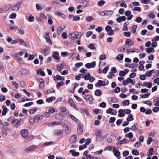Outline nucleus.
Listing matches in <instances>:
<instances>
[{
  "mask_svg": "<svg viewBox=\"0 0 159 159\" xmlns=\"http://www.w3.org/2000/svg\"><path fill=\"white\" fill-rule=\"evenodd\" d=\"M129 83L131 84L132 85H134L135 84V80H132L130 78L128 77L126 79L123 80V84L124 86L127 85Z\"/></svg>",
  "mask_w": 159,
  "mask_h": 159,
  "instance_id": "1",
  "label": "nucleus"
},
{
  "mask_svg": "<svg viewBox=\"0 0 159 159\" xmlns=\"http://www.w3.org/2000/svg\"><path fill=\"white\" fill-rule=\"evenodd\" d=\"M105 30L109 35L111 36L113 35L114 31L111 29V26L109 25L105 27Z\"/></svg>",
  "mask_w": 159,
  "mask_h": 159,
  "instance_id": "2",
  "label": "nucleus"
},
{
  "mask_svg": "<svg viewBox=\"0 0 159 159\" xmlns=\"http://www.w3.org/2000/svg\"><path fill=\"white\" fill-rule=\"evenodd\" d=\"M20 2H18V3H16V4L14 5L12 7L11 9L12 11L15 12H16L18 11L19 10L20 8V5L21 4V3H20Z\"/></svg>",
  "mask_w": 159,
  "mask_h": 159,
  "instance_id": "3",
  "label": "nucleus"
},
{
  "mask_svg": "<svg viewBox=\"0 0 159 159\" xmlns=\"http://www.w3.org/2000/svg\"><path fill=\"white\" fill-rule=\"evenodd\" d=\"M80 33L78 32L71 33L70 34V37L72 39H77L78 38V36L80 35Z\"/></svg>",
  "mask_w": 159,
  "mask_h": 159,
  "instance_id": "4",
  "label": "nucleus"
},
{
  "mask_svg": "<svg viewBox=\"0 0 159 159\" xmlns=\"http://www.w3.org/2000/svg\"><path fill=\"white\" fill-rule=\"evenodd\" d=\"M68 102L70 105L74 109L78 110V109L77 107L74 103V102L72 100L71 98H69L68 99Z\"/></svg>",
  "mask_w": 159,
  "mask_h": 159,
  "instance_id": "5",
  "label": "nucleus"
},
{
  "mask_svg": "<svg viewBox=\"0 0 159 159\" xmlns=\"http://www.w3.org/2000/svg\"><path fill=\"white\" fill-rule=\"evenodd\" d=\"M106 112L107 114H110L111 115H115L117 114V112L116 110H115L114 109H113L111 108H109L106 111Z\"/></svg>",
  "mask_w": 159,
  "mask_h": 159,
  "instance_id": "6",
  "label": "nucleus"
},
{
  "mask_svg": "<svg viewBox=\"0 0 159 159\" xmlns=\"http://www.w3.org/2000/svg\"><path fill=\"white\" fill-rule=\"evenodd\" d=\"M21 134L24 138L26 139L28 136V131L26 129H23L21 131Z\"/></svg>",
  "mask_w": 159,
  "mask_h": 159,
  "instance_id": "7",
  "label": "nucleus"
},
{
  "mask_svg": "<svg viewBox=\"0 0 159 159\" xmlns=\"http://www.w3.org/2000/svg\"><path fill=\"white\" fill-rule=\"evenodd\" d=\"M105 82L103 81L99 80L98 82L95 84V86L96 87L104 86L105 85Z\"/></svg>",
  "mask_w": 159,
  "mask_h": 159,
  "instance_id": "8",
  "label": "nucleus"
},
{
  "mask_svg": "<svg viewBox=\"0 0 159 159\" xmlns=\"http://www.w3.org/2000/svg\"><path fill=\"white\" fill-rule=\"evenodd\" d=\"M36 148L37 146H31L27 148L25 150V151L27 152H30L34 150Z\"/></svg>",
  "mask_w": 159,
  "mask_h": 159,
  "instance_id": "9",
  "label": "nucleus"
},
{
  "mask_svg": "<svg viewBox=\"0 0 159 159\" xmlns=\"http://www.w3.org/2000/svg\"><path fill=\"white\" fill-rule=\"evenodd\" d=\"M96 65V63L95 62H92L91 63H88L85 65V67L88 69L90 68H91L94 67Z\"/></svg>",
  "mask_w": 159,
  "mask_h": 159,
  "instance_id": "10",
  "label": "nucleus"
},
{
  "mask_svg": "<svg viewBox=\"0 0 159 159\" xmlns=\"http://www.w3.org/2000/svg\"><path fill=\"white\" fill-rule=\"evenodd\" d=\"M95 134L96 137L98 139L100 138L102 136V131L100 129H96Z\"/></svg>",
  "mask_w": 159,
  "mask_h": 159,
  "instance_id": "11",
  "label": "nucleus"
},
{
  "mask_svg": "<svg viewBox=\"0 0 159 159\" xmlns=\"http://www.w3.org/2000/svg\"><path fill=\"white\" fill-rule=\"evenodd\" d=\"M83 98L84 99L88 100L91 103L93 102V98L90 95H84Z\"/></svg>",
  "mask_w": 159,
  "mask_h": 159,
  "instance_id": "12",
  "label": "nucleus"
},
{
  "mask_svg": "<svg viewBox=\"0 0 159 159\" xmlns=\"http://www.w3.org/2000/svg\"><path fill=\"white\" fill-rule=\"evenodd\" d=\"M63 131L61 129L56 130L54 132V135L56 136H58L63 134Z\"/></svg>",
  "mask_w": 159,
  "mask_h": 159,
  "instance_id": "13",
  "label": "nucleus"
},
{
  "mask_svg": "<svg viewBox=\"0 0 159 159\" xmlns=\"http://www.w3.org/2000/svg\"><path fill=\"white\" fill-rule=\"evenodd\" d=\"M126 18L124 16H119L116 19V21L118 23H120L122 21H124L126 20Z\"/></svg>",
  "mask_w": 159,
  "mask_h": 159,
  "instance_id": "14",
  "label": "nucleus"
},
{
  "mask_svg": "<svg viewBox=\"0 0 159 159\" xmlns=\"http://www.w3.org/2000/svg\"><path fill=\"white\" fill-rule=\"evenodd\" d=\"M146 52L148 54H151L154 52V49L152 47L147 48L145 49Z\"/></svg>",
  "mask_w": 159,
  "mask_h": 159,
  "instance_id": "15",
  "label": "nucleus"
},
{
  "mask_svg": "<svg viewBox=\"0 0 159 159\" xmlns=\"http://www.w3.org/2000/svg\"><path fill=\"white\" fill-rule=\"evenodd\" d=\"M142 85L144 87H146L148 88H150L152 87V83L149 82H145L143 83Z\"/></svg>",
  "mask_w": 159,
  "mask_h": 159,
  "instance_id": "16",
  "label": "nucleus"
},
{
  "mask_svg": "<svg viewBox=\"0 0 159 159\" xmlns=\"http://www.w3.org/2000/svg\"><path fill=\"white\" fill-rule=\"evenodd\" d=\"M83 126L81 124H79L78 125L77 131L78 133L80 134L83 132Z\"/></svg>",
  "mask_w": 159,
  "mask_h": 159,
  "instance_id": "17",
  "label": "nucleus"
},
{
  "mask_svg": "<svg viewBox=\"0 0 159 159\" xmlns=\"http://www.w3.org/2000/svg\"><path fill=\"white\" fill-rule=\"evenodd\" d=\"M43 118V115L39 116L38 115H36L34 117V119L35 122H38L39 120H42Z\"/></svg>",
  "mask_w": 159,
  "mask_h": 159,
  "instance_id": "18",
  "label": "nucleus"
},
{
  "mask_svg": "<svg viewBox=\"0 0 159 159\" xmlns=\"http://www.w3.org/2000/svg\"><path fill=\"white\" fill-rule=\"evenodd\" d=\"M56 99L55 97L52 96L50 97L47 98L46 99V102L50 103L52 101H54Z\"/></svg>",
  "mask_w": 159,
  "mask_h": 159,
  "instance_id": "19",
  "label": "nucleus"
},
{
  "mask_svg": "<svg viewBox=\"0 0 159 159\" xmlns=\"http://www.w3.org/2000/svg\"><path fill=\"white\" fill-rule=\"evenodd\" d=\"M52 57L57 60V62H58L59 61L60 59L59 58V53L58 52H54Z\"/></svg>",
  "mask_w": 159,
  "mask_h": 159,
  "instance_id": "20",
  "label": "nucleus"
},
{
  "mask_svg": "<svg viewBox=\"0 0 159 159\" xmlns=\"http://www.w3.org/2000/svg\"><path fill=\"white\" fill-rule=\"evenodd\" d=\"M22 124V120L21 119H20L19 120H18L15 124H14V125L15 127L18 128Z\"/></svg>",
  "mask_w": 159,
  "mask_h": 159,
  "instance_id": "21",
  "label": "nucleus"
},
{
  "mask_svg": "<svg viewBox=\"0 0 159 159\" xmlns=\"http://www.w3.org/2000/svg\"><path fill=\"white\" fill-rule=\"evenodd\" d=\"M125 43L128 46H131L134 44V42L130 39H128L126 40Z\"/></svg>",
  "mask_w": 159,
  "mask_h": 159,
  "instance_id": "22",
  "label": "nucleus"
},
{
  "mask_svg": "<svg viewBox=\"0 0 159 159\" xmlns=\"http://www.w3.org/2000/svg\"><path fill=\"white\" fill-rule=\"evenodd\" d=\"M130 129L133 131H135L137 130L138 124L137 123L134 124L130 128Z\"/></svg>",
  "mask_w": 159,
  "mask_h": 159,
  "instance_id": "23",
  "label": "nucleus"
},
{
  "mask_svg": "<svg viewBox=\"0 0 159 159\" xmlns=\"http://www.w3.org/2000/svg\"><path fill=\"white\" fill-rule=\"evenodd\" d=\"M71 130V128L70 126H67L65 130V133L66 134H70Z\"/></svg>",
  "mask_w": 159,
  "mask_h": 159,
  "instance_id": "24",
  "label": "nucleus"
},
{
  "mask_svg": "<svg viewBox=\"0 0 159 159\" xmlns=\"http://www.w3.org/2000/svg\"><path fill=\"white\" fill-rule=\"evenodd\" d=\"M80 2L82 3L83 5V7H86L89 4V3L88 1H86L87 0H79Z\"/></svg>",
  "mask_w": 159,
  "mask_h": 159,
  "instance_id": "25",
  "label": "nucleus"
},
{
  "mask_svg": "<svg viewBox=\"0 0 159 159\" xmlns=\"http://www.w3.org/2000/svg\"><path fill=\"white\" fill-rule=\"evenodd\" d=\"M55 80L56 81V80H60L61 81H63L64 80V78L62 76H61L59 75H57L56 76H54L53 77Z\"/></svg>",
  "mask_w": 159,
  "mask_h": 159,
  "instance_id": "26",
  "label": "nucleus"
},
{
  "mask_svg": "<svg viewBox=\"0 0 159 159\" xmlns=\"http://www.w3.org/2000/svg\"><path fill=\"white\" fill-rule=\"evenodd\" d=\"M119 114L118 116L120 117H123L125 116V115L123 111V110L121 109H120L118 111Z\"/></svg>",
  "mask_w": 159,
  "mask_h": 159,
  "instance_id": "27",
  "label": "nucleus"
},
{
  "mask_svg": "<svg viewBox=\"0 0 159 159\" xmlns=\"http://www.w3.org/2000/svg\"><path fill=\"white\" fill-rule=\"evenodd\" d=\"M113 152L114 153V155L116 157H118L120 155V152H119L118 150L114 148H113Z\"/></svg>",
  "mask_w": 159,
  "mask_h": 159,
  "instance_id": "28",
  "label": "nucleus"
},
{
  "mask_svg": "<svg viewBox=\"0 0 159 159\" xmlns=\"http://www.w3.org/2000/svg\"><path fill=\"white\" fill-rule=\"evenodd\" d=\"M70 152L72 153V155L74 156H77L79 155V153L78 152H75V151L73 150H70Z\"/></svg>",
  "mask_w": 159,
  "mask_h": 159,
  "instance_id": "29",
  "label": "nucleus"
},
{
  "mask_svg": "<svg viewBox=\"0 0 159 159\" xmlns=\"http://www.w3.org/2000/svg\"><path fill=\"white\" fill-rule=\"evenodd\" d=\"M37 73L38 75H40L42 76H44L45 75L44 72L42 71L41 69L38 70L37 71Z\"/></svg>",
  "mask_w": 159,
  "mask_h": 159,
  "instance_id": "30",
  "label": "nucleus"
},
{
  "mask_svg": "<svg viewBox=\"0 0 159 159\" xmlns=\"http://www.w3.org/2000/svg\"><path fill=\"white\" fill-rule=\"evenodd\" d=\"M2 108H3V110L2 114L3 116H4V115H6V113L8 109L5 106H3Z\"/></svg>",
  "mask_w": 159,
  "mask_h": 159,
  "instance_id": "31",
  "label": "nucleus"
},
{
  "mask_svg": "<svg viewBox=\"0 0 159 159\" xmlns=\"http://www.w3.org/2000/svg\"><path fill=\"white\" fill-rule=\"evenodd\" d=\"M114 11L112 10H105V13H106V15L109 16L113 14Z\"/></svg>",
  "mask_w": 159,
  "mask_h": 159,
  "instance_id": "32",
  "label": "nucleus"
},
{
  "mask_svg": "<svg viewBox=\"0 0 159 159\" xmlns=\"http://www.w3.org/2000/svg\"><path fill=\"white\" fill-rule=\"evenodd\" d=\"M154 154V152L153 150V148H149V154H148V156H152Z\"/></svg>",
  "mask_w": 159,
  "mask_h": 159,
  "instance_id": "33",
  "label": "nucleus"
},
{
  "mask_svg": "<svg viewBox=\"0 0 159 159\" xmlns=\"http://www.w3.org/2000/svg\"><path fill=\"white\" fill-rule=\"evenodd\" d=\"M90 77V73L89 72L87 73L85 75L84 77H83L85 80H89Z\"/></svg>",
  "mask_w": 159,
  "mask_h": 159,
  "instance_id": "34",
  "label": "nucleus"
},
{
  "mask_svg": "<svg viewBox=\"0 0 159 159\" xmlns=\"http://www.w3.org/2000/svg\"><path fill=\"white\" fill-rule=\"evenodd\" d=\"M102 94L101 91L99 89L96 90L95 92V94L98 96H101Z\"/></svg>",
  "mask_w": 159,
  "mask_h": 159,
  "instance_id": "35",
  "label": "nucleus"
},
{
  "mask_svg": "<svg viewBox=\"0 0 159 159\" xmlns=\"http://www.w3.org/2000/svg\"><path fill=\"white\" fill-rule=\"evenodd\" d=\"M96 45L93 43H91L89 44L88 46V47L90 49L93 50L95 48V45Z\"/></svg>",
  "mask_w": 159,
  "mask_h": 159,
  "instance_id": "36",
  "label": "nucleus"
},
{
  "mask_svg": "<svg viewBox=\"0 0 159 159\" xmlns=\"http://www.w3.org/2000/svg\"><path fill=\"white\" fill-rule=\"evenodd\" d=\"M48 111L50 114H52L56 112L55 109L53 107H51L48 110Z\"/></svg>",
  "mask_w": 159,
  "mask_h": 159,
  "instance_id": "37",
  "label": "nucleus"
},
{
  "mask_svg": "<svg viewBox=\"0 0 159 159\" xmlns=\"http://www.w3.org/2000/svg\"><path fill=\"white\" fill-rule=\"evenodd\" d=\"M153 103L155 106H159V98H157L154 99Z\"/></svg>",
  "mask_w": 159,
  "mask_h": 159,
  "instance_id": "38",
  "label": "nucleus"
},
{
  "mask_svg": "<svg viewBox=\"0 0 159 159\" xmlns=\"http://www.w3.org/2000/svg\"><path fill=\"white\" fill-rule=\"evenodd\" d=\"M125 136L129 138V139H131L133 138V135L132 132H129L126 134L125 135Z\"/></svg>",
  "mask_w": 159,
  "mask_h": 159,
  "instance_id": "39",
  "label": "nucleus"
},
{
  "mask_svg": "<svg viewBox=\"0 0 159 159\" xmlns=\"http://www.w3.org/2000/svg\"><path fill=\"white\" fill-rule=\"evenodd\" d=\"M116 59L119 61H121L123 59V55L121 54H119L116 57Z\"/></svg>",
  "mask_w": 159,
  "mask_h": 159,
  "instance_id": "40",
  "label": "nucleus"
},
{
  "mask_svg": "<svg viewBox=\"0 0 159 159\" xmlns=\"http://www.w3.org/2000/svg\"><path fill=\"white\" fill-rule=\"evenodd\" d=\"M18 42H20V43L23 45H25V43L24 40L21 38H19L18 39Z\"/></svg>",
  "mask_w": 159,
  "mask_h": 159,
  "instance_id": "41",
  "label": "nucleus"
},
{
  "mask_svg": "<svg viewBox=\"0 0 159 159\" xmlns=\"http://www.w3.org/2000/svg\"><path fill=\"white\" fill-rule=\"evenodd\" d=\"M80 18L78 16H74L73 19V21H78L80 20Z\"/></svg>",
  "mask_w": 159,
  "mask_h": 159,
  "instance_id": "42",
  "label": "nucleus"
},
{
  "mask_svg": "<svg viewBox=\"0 0 159 159\" xmlns=\"http://www.w3.org/2000/svg\"><path fill=\"white\" fill-rule=\"evenodd\" d=\"M129 117L127 119V120L128 122L132 121L133 120V116L131 114H130L129 115Z\"/></svg>",
  "mask_w": 159,
  "mask_h": 159,
  "instance_id": "43",
  "label": "nucleus"
},
{
  "mask_svg": "<svg viewBox=\"0 0 159 159\" xmlns=\"http://www.w3.org/2000/svg\"><path fill=\"white\" fill-rule=\"evenodd\" d=\"M34 18L32 15H30L29 16L28 21L30 22H32L34 20Z\"/></svg>",
  "mask_w": 159,
  "mask_h": 159,
  "instance_id": "44",
  "label": "nucleus"
},
{
  "mask_svg": "<svg viewBox=\"0 0 159 159\" xmlns=\"http://www.w3.org/2000/svg\"><path fill=\"white\" fill-rule=\"evenodd\" d=\"M29 121L30 124L31 125H34V122H35L34 118H30Z\"/></svg>",
  "mask_w": 159,
  "mask_h": 159,
  "instance_id": "45",
  "label": "nucleus"
},
{
  "mask_svg": "<svg viewBox=\"0 0 159 159\" xmlns=\"http://www.w3.org/2000/svg\"><path fill=\"white\" fill-rule=\"evenodd\" d=\"M120 2V6L121 7L125 8L127 7L126 4L123 1H121Z\"/></svg>",
  "mask_w": 159,
  "mask_h": 159,
  "instance_id": "46",
  "label": "nucleus"
},
{
  "mask_svg": "<svg viewBox=\"0 0 159 159\" xmlns=\"http://www.w3.org/2000/svg\"><path fill=\"white\" fill-rule=\"evenodd\" d=\"M105 3V2L104 1L101 0L98 2V5L99 6H102L104 5Z\"/></svg>",
  "mask_w": 159,
  "mask_h": 159,
  "instance_id": "47",
  "label": "nucleus"
},
{
  "mask_svg": "<svg viewBox=\"0 0 159 159\" xmlns=\"http://www.w3.org/2000/svg\"><path fill=\"white\" fill-rule=\"evenodd\" d=\"M150 93H147L146 94L140 95L141 97L142 98H145L149 96Z\"/></svg>",
  "mask_w": 159,
  "mask_h": 159,
  "instance_id": "48",
  "label": "nucleus"
},
{
  "mask_svg": "<svg viewBox=\"0 0 159 159\" xmlns=\"http://www.w3.org/2000/svg\"><path fill=\"white\" fill-rule=\"evenodd\" d=\"M37 110V109L36 108L34 109H31L29 111V112L30 114H33L35 113Z\"/></svg>",
  "mask_w": 159,
  "mask_h": 159,
  "instance_id": "49",
  "label": "nucleus"
},
{
  "mask_svg": "<svg viewBox=\"0 0 159 159\" xmlns=\"http://www.w3.org/2000/svg\"><path fill=\"white\" fill-rule=\"evenodd\" d=\"M63 64L60 65H58L57 67V70L59 71H61V68L63 67Z\"/></svg>",
  "mask_w": 159,
  "mask_h": 159,
  "instance_id": "50",
  "label": "nucleus"
},
{
  "mask_svg": "<svg viewBox=\"0 0 159 159\" xmlns=\"http://www.w3.org/2000/svg\"><path fill=\"white\" fill-rule=\"evenodd\" d=\"M60 110L61 111L63 112H65L67 111V110L66 107L64 106H62L60 109Z\"/></svg>",
  "mask_w": 159,
  "mask_h": 159,
  "instance_id": "51",
  "label": "nucleus"
},
{
  "mask_svg": "<svg viewBox=\"0 0 159 159\" xmlns=\"http://www.w3.org/2000/svg\"><path fill=\"white\" fill-rule=\"evenodd\" d=\"M87 146L85 144H83L82 145H80L79 147V149L80 150H81L87 147Z\"/></svg>",
  "mask_w": 159,
  "mask_h": 159,
  "instance_id": "52",
  "label": "nucleus"
},
{
  "mask_svg": "<svg viewBox=\"0 0 159 159\" xmlns=\"http://www.w3.org/2000/svg\"><path fill=\"white\" fill-rule=\"evenodd\" d=\"M63 30V28H62L61 27H58L57 30V32L58 34H60L61 33Z\"/></svg>",
  "mask_w": 159,
  "mask_h": 159,
  "instance_id": "53",
  "label": "nucleus"
},
{
  "mask_svg": "<svg viewBox=\"0 0 159 159\" xmlns=\"http://www.w3.org/2000/svg\"><path fill=\"white\" fill-rule=\"evenodd\" d=\"M132 153L133 155H139V152L137 150H133L132 151Z\"/></svg>",
  "mask_w": 159,
  "mask_h": 159,
  "instance_id": "54",
  "label": "nucleus"
},
{
  "mask_svg": "<svg viewBox=\"0 0 159 159\" xmlns=\"http://www.w3.org/2000/svg\"><path fill=\"white\" fill-rule=\"evenodd\" d=\"M142 145V144L140 142H137L136 143L134 146L136 148H138Z\"/></svg>",
  "mask_w": 159,
  "mask_h": 159,
  "instance_id": "55",
  "label": "nucleus"
},
{
  "mask_svg": "<svg viewBox=\"0 0 159 159\" xmlns=\"http://www.w3.org/2000/svg\"><path fill=\"white\" fill-rule=\"evenodd\" d=\"M114 76V73L112 72L109 73L107 75V77L109 79L112 78Z\"/></svg>",
  "mask_w": 159,
  "mask_h": 159,
  "instance_id": "56",
  "label": "nucleus"
},
{
  "mask_svg": "<svg viewBox=\"0 0 159 159\" xmlns=\"http://www.w3.org/2000/svg\"><path fill=\"white\" fill-rule=\"evenodd\" d=\"M142 21V19L141 17H138L136 18L135 21L138 23H141Z\"/></svg>",
  "mask_w": 159,
  "mask_h": 159,
  "instance_id": "57",
  "label": "nucleus"
},
{
  "mask_svg": "<svg viewBox=\"0 0 159 159\" xmlns=\"http://www.w3.org/2000/svg\"><path fill=\"white\" fill-rule=\"evenodd\" d=\"M152 140V138L151 137H149L147 141V144L149 145L151 143V142Z\"/></svg>",
  "mask_w": 159,
  "mask_h": 159,
  "instance_id": "58",
  "label": "nucleus"
},
{
  "mask_svg": "<svg viewBox=\"0 0 159 159\" xmlns=\"http://www.w3.org/2000/svg\"><path fill=\"white\" fill-rule=\"evenodd\" d=\"M5 100V96L2 95L0 94V101L1 102H2L3 101Z\"/></svg>",
  "mask_w": 159,
  "mask_h": 159,
  "instance_id": "59",
  "label": "nucleus"
},
{
  "mask_svg": "<svg viewBox=\"0 0 159 159\" xmlns=\"http://www.w3.org/2000/svg\"><path fill=\"white\" fill-rule=\"evenodd\" d=\"M133 11H140L141 10V9L140 7H136L134 8L133 9Z\"/></svg>",
  "mask_w": 159,
  "mask_h": 159,
  "instance_id": "60",
  "label": "nucleus"
},
{
  "mask_svg": "<svg viewBox=\"0 0 159 159\" xmlns=\"http://www.w3.org/2000/svg\"><path fill=\"white\" fill-rule=\"evenodd\" d=\"M137 28V26L136 25L133 26L131 29V31L133 33H135L136 31V29Z\"/></svg>",
  "mask_w": 159,
  "mask_h": 159,
  "instance_id": "61",
  "label": "nucleus"
},
{
  "mask_svg": "<svg viewBox=\"0 0 159 159\" xmlns=\"http://www.w3.org/2000/svg\"><path fill=\"white\" fill-rule=\"evenodd\" d=\"M106 56L104 54H101L99 57V59L100 60H103L105 59L106 58Z\"/></svg>",
  "mask_w": 159,
  "mask_h": 159,
  "instance_id": "62",
  "label": "nucleus"
},
{
  "mask_svg": "<svg viewBox=\"0 0 159 159\" xmlns=\"http://www.w3.org/2000/svg\"><path fill=\"white\" fill-rule=\"evenodd\" d=\"M63 82L62 81H60L57 83V86L58 88L60 87L63 84Z\"/></svg>",
  "mask_w": 159,
  "mask_h": 159,
  "instance_id": "63",
  "label": "nucleus"
},
{
  "mask_svg": "<svg viewBox=\"0 0 159 159\" xmlns=\"http://www.w3.org/2000/svg\"><path fill=\"white\" fill-rule=\"evenodd\" d=\"M87 159H98V158L95 157H92L90 155H89V156L87 157Z\"/></svg>",
  "mask_w": 159,
  "mask_h": 159,
  "instance_id": "64",
  "label": "nucleus"
}]
</instances>
